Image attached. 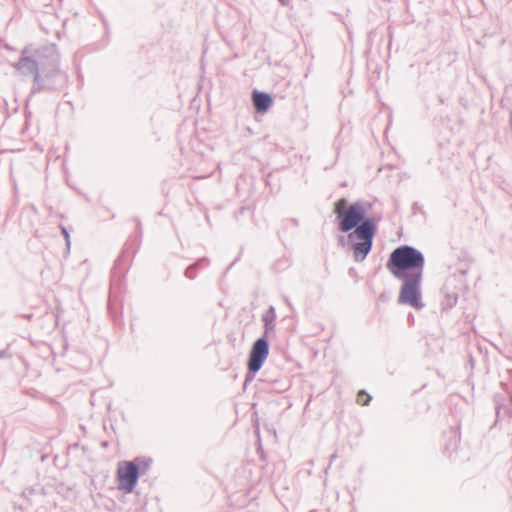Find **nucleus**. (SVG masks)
Listing matches in <instances>:
<instances>
[{
  "label": "nucleus",
  "instance_id": "8",
  "mask_svg": "<svg viewBox=\"0 0 512 512\" xmlns=\"http://www.w3.org/2000/svg\"><path fill=\"white\" fill-rule=\"evenodd\" d=\"M370 400H371V397L367 392H365L363 390L358 392L357 399H356L358 404L364 406V405H367Z\"/></svg>",
  "mask_w": 512,
  "mask_h": 512
},
{
  "label": "nucleus",
  "instance_id": "7",
  "mask_svg": "<svg viewBox=\"0 0 512 512\" xmlns=\"http://www.w3.org/2000/svg\"><path fill=\"white\" fill-rule=\"evenodd\" d=\"M252 99L255 109L259 113L266 112L272 104V98L266 93L254 91Z\"/></svg>",
  "mask_w": 512,
  "mask_h": 512
},
{
  "label": "nucleus",
  "instance_id": "1",
  "mask_svg": "<svg viewBox=\"0 0 512 512\" xmlns=\"http://www.w3.org/2000/svg\"><path fill=\"white\" fill-rule=\"evenodd\" d=\"M334 214L339 220V229L342 232H349L351 241L357 240L353 246L354 258L362 261L370 252L372 240L375 234V223L372 218H366V210L361 203L348 204L345 198L339 199L334 204Z\"/></svg>",
  "mask_w": 512,
  "mask_h": 512
},
{
  "label": "nucleus",
  "instance_id": "3",
  "mask_svg": "<svg viewBox=\"0 0 512 512\" xmlns=\"http://www.w3.org/2000/svg\"><path fill=\"white\" fill-rule=\"evenodd\" d=\"M138 480V467L130 461L121 463L117 469V481L120 490L125 493L133 491Z\"/></svg>",
  "mask_w": 512,
  "mask_h": 512
},
{
  "label": "nucleus",
  "instance_id": "5",
  "mask_svg": "<svg viewBox=\"0 0 512 512\" xmlns=\"http://www.w3.org/2000/svg\"><path fill=\"white\" fill-rule=\"evenodd\" d=\"M269 354L268 342L265 339H258L252 346L249 353L248 369L255 373L259 371Z\"/></svg>",
  "mask_w": 512,
  "mask_h": 512
},
{
  "label": "nucleus",
  "instance_id": "2",
  "mask_svg": "<svg viewBox=\"0 0 512 512\" xmlns=\"http://www.w3.org/2000/svg\"><path fill=\"white\" fill-rule=\"evenodd\" d=\"M423 267V255L410 246L396 248L387 262V269L397 278L422 277Z\"/></svg>",
  "mask_w": 512,
  "mask_h": 512
},
{
  "label": "nucleus",
  "instance_id": "6",
  "mask_svg": "<svg viewBox=\"0 0 512 512\" xmlns=\"http://www.w3.org/2000/svg\"><path fill=\"white\" fill-rule=\"evenodd\" d=\"M16 69L22 76L38 77V66L35 60L30 57H22L16 64Z\"/></svg>",
  "mask_w": 512,
  "mask_h": 512
},
{
  "label": "nucleus",
  "instance_id": "4",
  "mask_svg": "<svg viewBox=\"0 0 512 512\" xmlns=\"http://www.w3.org/2000/svg\"><path fill=\"white\" fill-rule=\"evenodd\" d=\"M405 279V283L401 288L399 294V302L409 304L414 308H420L422 306L420 302L419 284L421 277L409 276Z\"/></svg>",
  "mask_w": 512,
  "mask_h": 512
}]
</instances>
